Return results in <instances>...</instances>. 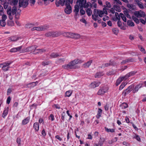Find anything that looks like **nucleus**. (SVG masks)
Returning a JSON list of instances; mask_svg holds the SVG:
<instances>
[{
  "instance_id": "obj_9",
  "label": "nucleus",
  "mask_w": 146,
  "mask_h": 146,
  "mask_svg": "<svg viewBox=\"0 0 146 146\" xmlns=\"http://www.w3.org/2000/svg\"><path fill=\"white\" fill-rule=\"evenodd\" d=\"M134 15L135 16L138 18L145 17V13L141 10L135 11L134 13Z\"/></svg>"
},
{
  "instance_id": "obj_11",
  "label": "nucleus",
  "mask_w": 146,
  "mask_h": 146,
  "mask_svg": "<svg viewBox=\"0 0 146 146\" xmlns=\"http://www.w3.org/2000/svg\"><path fill=\"white\" fill-rule=\"evenodd\" d=\"M28 4L27 0H19V5L20 7L25 8L27 6Z\"/></svg>"
},
{
  "instance_id": "obj_48",
  "label": "nucleus",
  "mask_w": 146,
  "mask_h": 146,
  "mask_svg": "<svg viewBox=\"0 0 146 146\" xmlns=\"http://www.w3.org/2000/svg\"><path fill=\"white\" fill-rule=\"evenodd\" d=\"M106 5L104 6V7H105L106 8V7L109 8H110L111 7L110 3L108 1L106 2Z\"/></svg>"
},
{
  "instance_id": "obj_46",
  "label": "nucleus",
  "mask_w": 146,
  "mask_h": 146,
  "mask_svg": "<svg viewBox=\"0 0 146 146\" xmlns=\"http://www.w3.org/2000/svg\"><path fill=\"white\" fill-rule=\"evenodd\" d=\"M124 13L127 18H130L131 17L129 14L128 11L127 10H125L124 11Z\"/></svg>"
},
{
  "instance_id": "obj_49",
  "label": "nucleus",
  "mask_w": 146,
  "mask_h": 146,
  "mask_svg": "<svg viewBox=\"0 0 146 146\" xmlns=\"http://www.w3.org/2000/svg\"><path fill=\"white\" fill-rule=\"evenodd\" d=\"M121 106L122 109H124L127 107L128 106L127 104L126 103H123L121 105Z\"/></svg>"
},
{
  "instance_id": "obj_2",
  "label": "nucleus",
  "mask_w": 146,
  "mask_h": 146,
  "mask_svg": "<svg viewBox=\"0 0 146 146\" xmlns=\"http://www.w3.org/2000/svg\"><path fill=\"white\" fill-rule=\"evenodd\" d=\"M84 61L83 60L81 59H76L71 61L68 64L62 65V67L63 68L68 70L77 68L78 67L76 65V64L81 63Z\"/></svg>"
},
{
  "instance_id": "obj_19",
  "label": "nucleus",
  "mask_w": 146,
  "mask_h": 146,
  "mask_svg": "<svg viewBox=\"0 0 146 146\" xmlns=\"http://www.w3.org/2000/svg\"><path fill=\"white\" fill-rule=\"evenodd\" d=\"M20 38V37L17 36H12L9 38V40L11 41H16Z\"/></svg>"
},
{
  "instance_id": "obj_14",
  "label": "nucleus",
  "mask_w": 146,
  "mask_h": 146,
  "mask_svg": "<svg viewBox=\"0 0 146 146\" xmlns=\"http://www.w3.org/2000/svg\"><path fill=\"white\" fill-rule=\"evenodd\" d=\"M11 64V62H6L3 64V66L2 67V69L3 70L6 71L8 70L9 68V65Z\"/></svg>"
},
{
  "instance_id": "obj_33",
  "label": "nucleus",
  "mask_w": 146,
  "mask_h": 146,
  "mask_svg": "<svg viewBox=\"0 0 146 146\" xmlns=\"http://www.w3.org/2000/svg\"><path fill=\"white\" fill-rule=\"evenodd\" d=\"M105 131L108 132H114L115 131L114 129H108L106 127H105Z\"/></svg>"
},
{
  "instance_id": "obj_22",
  "label": "nucleus",
  "mask_w": 146,
  "mask_h": 146,
  "mask_svg": "<svg viewBox=\"0 0 146 146\" xmlns=\"http://www.w3.org/2000/svg\"><path fill=\"white\" fill-rule=\"evenodd\" d=\"M102 110L100 108H99L98 109L97 114L96 116V117L98 119H99L100 117L101 116L102 113Z\"/></svg>"
},
{
  "instance_id": "obj_6",
  "label": "nucleus",
  "mask_w": 146,
  "mask_h": 146,
  "mask_svg": "<svg viewBox=\"0 0 146 146\" xmlns=\"http://www.w3.org/2000/svg\"><path fill=\"white\" fill-rule=\"evenodd\" d=\"M65 4L66 6V8L65 9L64 11L65 13L67 14H70L72 11V8L70 6V4L72 2H71L70 0L67 1Z\"/></svg>"
},
{
  "instance_id": "obj_20",
  "label": "nucleus",
  "mask_w": 146,
  "mask_h": 146,
  "mask_svg": "<svg viewBox=\"0 0 146 146\" xmlns=\"http://www.w3.org/2000/svg\"><path fill=\"white\" fill-rule=\"evenodd\" d=\"M37 83L38 82H34L27 84L26 86H27V87L31 88L35 86L37 84Z\"/></svg>"
},
{
  "instance_id": "obj_55",
  "label": "nucleus",
  "mask_w": 146,
  "mask_h": 146,
  "mask_svg": "<svg viewBox=\"0 0 146 146\" xmlns=\"http://www.w3.org/2000/svg\"><path fill=\"white\" fill-rule=\"evenodd\" d=\"M122 80L120 78H119L117 80L116 83V85L117 86L122 81Z\"/></svg>"
},
{
  "instance_id": "obj_28",
  "label": "nucleus",
  "mask_w": 146,
  "mask_h": 146,
  "mask_svg": "<svg viewBox=\"0 0 146 146\" xmlns=\"http://www.w3.org/2000/svg\"><path fill=\"white\" fill-rule=\"evenodd\" d=\"M113 8L115 11L118 12H120L121 11V9L120 7L117 5H114L113 6Z\"/></svg>"
},
{
  "instance_id": "obj_35",
  "label": "nucleus",
  "mask_w": 146,
  "mask_h": 146,
  "mask_svg": "<svg viewBox=\"0 0 146 146\" xmlns=\"http://www.w3.org/2000/svg\"><path fill=\"white\" fill-rule=\"evenodd\" d=\"M133 138L135 139L137 141L139 142L141 141V138L139 136L136 134H135V135L133 137Z\"/></svg>"
},
{
  "instance_id": "obj_60",
  "label": "nucleus",
  "mask_w": 146,
  "mask_h": 146,
  "mask_svg": "<svg viewBox=\"0 0 146 146\" xmlns=\"http://www.w3.org/2000/svg\"><path fill=\"white\" fill-rule=\"evenodd\" d=\"M33 26V25L31 23H28L26 25V27L27 28H30L32 27Z\"/></svg>"
},
{
  "instance_id": "obj_16",
  "label": "nucleus",
  "mask_w": 146,
  "mask_h": 146,
  "mask_svg": "<svg viewBox=\"0 0 146 146\" xmlns=\"http://www.w3.org/2000/svg\"><path fill=\"white\" fill-rule=\"evenodd\" d=\"M46 51V50L44 48L37 49L35 51V54H42Z\"/></svg>"
},
{
  "instance_id": "obj_34",
  "label": "nucleus",
  "mask_w": 146,
  "mask_h": 146,
  "mask_svg": "<svg viewBox=\"0 0 146 146\" xmlns=\"http://www.w3.org/2000/svg\"><path fill=\"white\" fill-rule=\"evenodd\" d=\"M110 65H114L113 64V62H111V63H107L103 64H102V68H105V67H108Z\"/></svg>"
},
{
  "instance_id": "obj_25",
  "label": "nucleus",
  "mask_w": 146,
  "mask_h": 146,
  "mask_svg": "<svg viewBox=\"0 0 146 146\" xmlns=\"http://www.w3.org/2000/svg\"><path fill=\"white\" fill-rule=\"evenodd\" d=\"M80 36L79 34L72 33V38L78 39L80 38Z\"/></svg>"
},
{
  "instance_id": "obj_15",
  "label": "nucleus",
  "mask_w": 146,
  "mask_h": 146,
  "mask_svg": "<svg viewBox=\"0 0 146 146\" xmlns=\"http://www.w3.org/2000/svg\"><path fill=\"white\" fill-rule=\"evenodd\" d=\"M79 6L77 4L74 6V12L75 13V18L77 17V16H79Z\"/></svg>"
},
{
  "instance_id": "obj_38",
  "label": "nucleus",
  "mask_w": 146,
  "mask_h": 146,
  "mask_svg": "<svg viewBox=\"0 0 146 146\" xmlns=\"http://www.w3.org/2000/svg\"><path fill=\"white\" fill-rule=\"evenodd\" d=\"M120 17H121V19H122L123 21H124L126 22V21L127 20H126V17H125V16L122 13H120Z\"/></svg>"
},
{
  "instance_id": "obj_18",
  "label": "nucleus",
  "mask_w": 146,
  "mask_h": 146,
  "mask_svg": "<svg viewBox=\"0 0 146 146\" xmlns=\"http://www.w3.org/2000/svg\"><path fill=\"white\" fill-rule=\"evenodd\" d=\"M92 62V60H90L87 62L84 63L82 65V66L84 68H88L90 66Z\"/></svg>"
},
{
  "instance_id": "obj_47",
  "label": "nucleus",
  "mask_w": 146,
  "mask_h": 146,
  "mask_svg": "<svg viewBox=\"0 0 146 146\" xmlns=\"http://www.w3.org/2000/svg\"><path fill=\"white\" fill-rule=\"evenodd\" d=\"M139 48L140 49V50L143 53L145 54L146 53V51L145 49L143 48V47L141 46H139Z\"/></svg>"
},
{
  "instance_id": "obj_27",
  "label": "nucleus",
  "mask_w": 146,
  "mask_h": 146,
  "mask_svg": "<svg viewBox=\"0 0 146 146\" xmlns=\"http://www.w3.org/2000/svg\"><path fill=\"white\" fill-rule=\"evenodd\" d=\"M8 109L9 108L7 107L5 108V110H4L2 114V116L3 117H4L7 115L8 111Z\"/></svg>"
},
{
  "instance_id": "obj_62",
  "label": "nucleus",
  "mask_w": 146,
  "mask_h": 146,
  "mask_svg": "<svg viewBox=\"0 0 146 146\" xmlns=\"http://www.w3.org/2000/svg\"><path fill=\"white\" fill-rule=\"evenodd\" d=\"M49 119L52 121H53L54 120V116L52 114H51L50 115Z\"/></svg>"
},
{
  "instance_id": "obj_53",
  "label": "nucleus",
  "mask_w": 146,
  "mask_h": 146,
  "mask_svg": "<svg viewBox=\"0 0 146 146\" xmlns=\"http://www.w3.org/2000/svg\"><path fill=\"white\" fill-rule=\"evenodd\" d=\"M141 87V84H139L135 86V89L137 92L139 89Z\"/></svg>"
},
{
  "instance_id": "obj_40",
  "label": "nucleus",
  "mask_w": 146,
  "mask_h": 146,
  "mask_svg": "<svg viewBox=\"0 0 146 146\" xmlns=\"http://www.w3.org/2000/svg\"><path fill=\"white\" fill-rule=\"evenodd\" d=\"M112 31L113 33L115 35H117L119 32L118 30L116 28H113L112 29Z\"/></svg>"
},
{
  "instance_id": "obj_10",
  "label": "nucleus",
  "mask_w": 146,
  "mask_h": 146,
  "mask_svg": "<svg viewBox=\"0 0 146 146\" xmlns=\"http://www.w3.org/2000/svg\"><path fill=\"white\" fill-rule=\"evenodd\" d=\"M69 0H56V5L57 7H58L61 5L63 6L65 4H66L67 1Z\"/></svg>"
},
{
  "instance_id": "obj_12",
  "label": "nucleus",
  "mask_w": 146,
  "mask_h": 146,
  "mask_svg": "<svg viewBox=\"0 0 146 146\" xmlns=\"http://www.w3.org/2000/svg\"><path fill=\"white\" fill-rule=\"evenodd\" d=\"M7 12L8 15L9 19L10 20H12L13 18V12L12 10V8L11 7H9L7 10Z\"/></svg>"
},
{
  "instance_id": "obj_21",
  "label": "nucleus",
  "mask_w": 146,
  "mask_h": 146,
  "mask_svg": "<svg viewBox=\"0 0 146 146\" xmlns=\"http://www.w3.org/2000/svg\"><path fill=\"white\" fill-rule=\"evenodd\" d=\"M72 33L65 32L64 33L63 35L64 36L72 38Z\"/></svg>"
},
{
  "instance_id": "obj_17",
  "label": "nucleus",
  "mask_w": 146,
  "mask_h": 146,
  "mask_svg": "<svg viewBox=\"0 0 146 146\" xmlns=\"http://www.w3.org/2000/svg\"><path fill=\"white\" fill-rule=\"evenodd\" d=\"M133 88V86H130L126 90H125L123 92L122 94L123 95H124V96H125L126 94H128L130 92Z\"/></svg>"
},
{
  "instance_id": "obj_56",
  "label": "nucleus",
  "mask_w": 146,
  "mask_h": 146,
  "mask_svg": "<svg viewBox=\"0 0 146 146\" xmlns=\"http://www.w3.org/2000/svg\"><path fill=\"white\" fill-rule=\"evenodd\" d=\"M117 24L118 26L119 27H120L121 29H124L123 28L121 27L122 23L120 21H119V20L117 22Z\"/></svg>"
},
{
  "instance_id": "obj_45",
  "label": "nucleus",
  "mask_w": 146,
  "mask_h": 146,
  "mask_svg": "<svg viewBox=\"0 0 146 146\" xmlns=\"http://www.w3.org/2000/svg\"><path fill=\"white\" fill-rule=\"evenodd\" d=\"M91 7H94V8H96L97 7V4L95 2H94L92 3H90V4L89 5Z\"/></svg>"
},
{
  "instance_id": "obj_50",
  "label": "nucleus",
  "mask_w": 146,
  "mask_h": 146,
  "mask_svg": "<svg viewBox=\"0 0 146 146\" xmlns=\"http://www.w3.org/2000/svg\"><path fill=\"white\" fill-rule=\"evenodd\" d=\"M9 3L8 2L5 3L4 4V7L5 9H8V8L10 7L9 6Z\"/></svg>"
},
{
  "instance_id": "obj_64",
  "label": "nucleus",
  "mask_w": 146,
  "mask_h": 146,
  "mask_svg": "<svg viewBox=\"0 0 146 146\" xmlns=\"http://www.w3.org/2000/svg\"><path fill=\"white\" fill-rule=\"evenodd\" d=\"M115 10L114 8H112L110 9V11L112 14H114L115 13Z\"/></svg>"
},
{
  "instance_id": "obj_26",
  "label": "nucleus",
  "mask_w": 146,
  "mask_h": 146,
  "mask_svg": "<svg viewBox=\"0 0 146 146\" xmlns=\"http://www.w3.org/2000/svg\"><path fill=\"white\" fill-rule=\"evenodd\" d=\"M30 118L29 117H27L22 121V124L23 125H25L27 124L29 121Z\"/></svg>"
},
{
  "instance_id": "obj_23",
  "label": "nucleus",
  "mask_w": 146,
  "mask_h": 146,
  "mask_svg": "<svg viewBox=\"0 0 146 146\" xmlns=\"http://www.w3.org/2000/svg\"><path fill=\"white\" fill-rule=\"evenodd\" d=\"M127 7L131 10H134L136 9V7L135 6L132 4H127Z\"/></svg>"
},
{
  "instance_id": "obj_57",
  "label": "nucleus",
  "mask_w": 146,
  "mask_h": 146,
  "mask_svg": "<svg viewBox=\"0 0 146 146\" xmlns=\"http://www.w3.org/2000/svg\"><path fill=\"white\" fill-rule=\"evenodd\" d=\"M22 46H21L18 47H17L16 48V49L17 52L20 51V52L21 53V51H22V50L23 49L21 50V49H22Z\"/></svg>"
},
{
  "instance_id": "obj_24",
  "label": "nucleus",
  "mask_w": 146,
  "mask_h": 146,
  "mask_svg": "<svg viewBox=\"0 0 146 146\" xmlns=\"http://www.w3.org/2000/svg\"><path fill=\"white\" fill-rule=\"evenodd\" d=\"M72 93V91L71 90L67 91L65 94V96L68 97H70Z\"/></svg>"
},
{
  "instance_id": "obj_63",
  "label": "nucleus",
  "mask_w": 146,
  "mask_h": 146,
  "mask_svg": "<svg viewBox=\"0 0 146 146\" xmlns=\"http://www.w3.org/2000/svg\"><path fill=\"white\" fill-rule=\"evenodd\" d=\"M114 1L116 4H118L121 5H122V3L119 0H114Z\"/></svg>"
},
{
  "instance_id": "obj_54",
  "label": "nucleus",
  "mask_w": 146,
  "mask_h": 146,
  "mask_svg": "<svg viewBox=\"0 0 146 146\" xmlns=\"http://www.w3.org/2000/svg\"><path fill=\"white\" fill-rule=\"evenodd\" d=\"M8 24L9 26H13L14 25V22L11 20L9 21L8 22Z\"/></svg>"
},
{
  "instance_id": "obj_42",
  "label": "nucleus",
  "mask_w": 146,
  "mask_h": 146,
  "mask_svg": "<svg viewBox=\"0 0 146 146\" xmlns=\"http://www.w3.org/2000/svg\"><path fill=\"white\" fill-rule=\"evenodd\" d=\"M6 25V23L5 21L1 20L0 21V26L4 27Z\"/></svg>"
},
{
  "instance_id": "obj_29",
  "label": "nucleus",
  "mask_w": 146,
  "mask_h": 146,
  "mask_svg": "<svg viewBox=\"0 0 146 146\" xmlns=\"http://www.w3.org/2000/svg\"><path fill=\"white\" fill-rule=\"evenodd\" d=\"M59 56V55L57 53H52L50 55V56L51 58H54Z\"/></svg>"
},
{
  "instance_id": "obj_7",
  "label": "nucleus",
  "mask_w": 146,
  "mask_h": 146,
  "mask_svg": "<svg viewBox=\"0 0 146 146\" xmlns=\"http://www.w3.org/2000/svg\"><path fill=\"white\" fill-rule=\"evenodd\" d=\"M49 28L48 26L44 25L37 27H35L32 28V31L36 30L38 31H43Z\"/></svg>"
},
{
  "instance_id": "obj_52",
  "label": "nucleus",
  "mask_w": 146,
  "mask_h": 146,
  "mask_svg": "<svg viewBox=\"0 0 146 146\" xmlns=\"http://www.w3.org/2000/svg\"><path fill=\"white\" fill-rule=\"evenodd\" d=\"M121 79V80L122 81L123 80H127L128 78V77L127 74H126L125 76H123L121 77H120Z\"/></svg>"
},
{
  "instance_id": "obj_36",
  "label": "nucleus",
  "mask_w": 146,
  "mask_h": 146,
  "mask_svg": "<svg viewBox=\"0 0 146 146\" xmlns=\"http://www.w3.org/2000/svg\"><path fill=\"white\" fill-rule=\"evenodd\" d=\"M127 25L129 26L133 27L134 26V24L133 22L130 20L127 21Z\"/></svg>"
},
{
  "instance_id": "obj_32",
  "label": "nucleus",
  "mask_w": 146,
  "mask_h": 146,
  "mask_svg": "<svg viewBox=\"0 0 146 146\" xmlns=\"http://www.w3.org/2000/svg\"><path fill=\"white\" fill-rule=\"evenodd\" d=\"M34 128L35 129L36 131H37L39 129V124L38 123H35L34 124Z\"/></svg>"
},
{
  "instance_id": "obj_39",
  "label": "nucleus",
  "mask_w": 146,
  "mask_h": 146,
  "mask_svg": "<svg viewBox=\"0 0 146 146\" xmlns=\"http://www.w3.org/2000/svg\"><path fill=\"white\" fill-rule=\"evenodd\" d=\"M115 16L116 18V19H114V20L115 21H116L117 20H119L120 19V15H119V14L117 13L116 12L115 13Z\"/></svg>"
},
{
  "instance_id": "obj_1",
  "label": "nucleus",
  "mask_w": 146,
  "mask_h": 146,
  "mask_svg": "<svg viewBox=\"0 0 146 146\" xmlns=\"http://www.w3.org/2000/svg\"><path fill=\"white\" fill-rule=\"evenodd\" d=\"M107 10V9L105 7L103 8L102 10L95 9L94 10L93 13L92 15V19L95 21H97L98 23H100L101 20L99 18V17H102L104 14L107 15L108 14Z\"/></svg>"
},
{
  "instance_id": "obj_43",
  "label": "nucleus",
  "mask_w": 146,
  "mask_h": 146,
  "mask_svg": "<svg viewBox=\"0 0 146 146\" xmlns=\"http://www.w3.org/2000/svg\"><path fill=\"white\" fill-rule=\"evenodd\" d=\"M138 7L141 9H143L144 8L143 4L141 1L137 4Z\"/></svg>"
},
{
  "instance_id": "obj_13",
  "label": "nucleus",
  "mask_w": 146,
  "mask_h": 146,
  "mask_svg": "<svg viewBox=\"0 0 146 146\" xmlns=\"http://www.w3.org/2000/svg\"><path fill=\"white\" fill-rule=\"evenodd\" d=\"M100 83L99 82L94 81L92 82L89 85V87L92 89H94L99 86Z\"/></svg>"
},
{
  "instance_id": "obj_4",
  "label": "nucleus",
  "mask_w": 146,
  "mask_h": 146,
  "mask_svg": "<svg viewBox=\"0 0 146 146\" xmlns=\"http://www.w3.org/2000/svg\"><path fill=\"white\" fill-rule=\"evenodd\" d=\"M37 48L38 46L36 45H33L29 47L23 48L22 51H21V52H25L33 51V54H34L36 48Z\"/></svg>"
},
{
  "instance_id": "obj_59",
  "label": "nucleus",
  "mask_w": 146,
  "mask_h": 146,
  "mask_svg": "<svg viewBox=\"0 0 146 146\" xmlns=\"http://www.w3.org/2000/svg\"><path fill=\"white\" fill-rule=\"evenodd\" d=\"M2 19L1 20L4 21H5V20L7 19V16L6 15H4L2 16Z\"/></svg>"
},
{
  "instance_id": "obj_31",
  "label": "nucleus",
  "mask_w": 146,
  "mask_h": 146,
  "mask_svg": "<svg viewBox=\"0 0 146 146\" xmlns=\"http://www.w3.org/2000/svg\"><path fill=\"white\" fill-rule=\"evenodd\" d=\"M86 13L89 16H90L92 13V11L90 8H88L86 10Z\"/></svg>"
},
{
  "instance_id": "obj_3",
  "label": "nucleus",
  "mask_w": 146,
  "mask_h": 146,
  "mask_svg": "<svg viewBox=\"0 0 146 146\" xmlns=\"http://www.w3.org/2000/svg\"><path fill=\"white\" fill-rule=\"evenodd\" d=\"M90 4V3L89 2L86 3V0H77V5L81 8L83 7L84 8H88Z\"/></svg>"
},
{
  "instance_id": "obj_44",
  "label": "nucleus",
  "mask_w": 146,
  "mask_h": 146,
  "mask_svg": "<svg viewBox=\"0 0 146 146\" xmlns=\"http://www.w3.org/2000/svg\"><path fill=\"white\" fill-rule=\"evenodd\" d=\"M127 84V83L125 82H123L122 83L121 85L120 86L119 88V90H121Z\"/></svg>"
},
{
  "instance_id": "obj_58",
  "label": "nucleus",
  "mask_w": 146,
  "mask_h": 146,
  "mask_svg": "<svg viewBox=\"0 0 146 146\" xmlns=\"http://www.w3.org/2000/svg\"><path fill=\"white\" fill-rule=\"evenodd\" d=\"M129 60L128 59H126L125 60H123L121 62V64H126L128 62H129Z\"/></svg>"
},
{
  "instance_id": "obj_30",
  "label": "nucleus",
  "mask_w": 146,
  "mask_h": 146,
  "mask_svg": "<svg viewBox=\"0 0 146 146\" xmlns=\"http://www.w3.org/2000/svg\"><path fill=\"white\" fill-rule=\"evenodd\" d=\"M104 74L102 72H99L96 73L95 75V77L99 78L103 76Z\"/></svg>"
},
{
  "instance_id": "obj_41",
  "label": "nucleus",
  "mask_w": 146,
  "mask_h": 146,
  "mask_svg": "<svg viewBox=\"0 0 146 146\" xmlns=\"http://www.w3.org/2000/svg\"><path fill=\"white\" fill-rule=\"evenodd\" d=\"M136 73V72H135L134 71H132L127 73V74L129 78V77L134 75Z\"/></svg>"
},
{
  "instance_id": "obj_61",
  "label": "nucleus",
  "mask_w": 146,
  "mask_h": 146,
  "mask_svg": "<svg viewBox=\"0 0 146 146\" xmlns=\"http://www.w3.org/2000/svg\"><path fill=\"white\" fill-rule=\"evenodd\" d=\"M10 52H17L16 49V48H12L10 50Z\"/></svg>"
},
{
  "instance_id": "obj_8",
  "label": "nucleus",
  "mask_w": 146,
  "mask_h": 146,
  "mask_svg": "<svg viewBox=\"0 0 146 146\" xmlns=\"http://www.w3.org/2000/svg\"><path fill=\"white\" fill-rule=\"evenodd\" d=\"M109 88L108 86H106L103 87L100 89L98 92L97 94L99 95H104L105 93L108 92Z\"/></svg>"
},
{
  "instance_id": "obj_5",
  "label": "nucleus",
  "mask_w": 146,
  "mask_h": 146,
  "mask_svg": "<svg viewBox=\"0 0 146 146\" xmlns=\"http://www.w3.org/2000/svg\"><path fill=\"white\" fill-rule=\"evenodd\" d=\"M61 33L59 32L49 31L46 33L45 35L46 37H57L61 35Z\"/></svg>"
},
{
  "instance_id": "obj_37",
  "label": "nucleus",
  "mask_w": 146,
  "mask_h": 146,
  "mask_svg": "<svg viewBox=\"0 0 146 146\" xmlns=\"http://www.w3.org/2000/svg\"><path fill=\"white\" fill-rule=\"evenodd\" d=\"M132 19L136 23L138 24L139 23V19L136 18L134 16H132Z\"/></svg>"
},
{
  "instance_id": "obj_51",
  "label": "nucleus",
  "mask_w": 146,
  "mask_h": 146,
  "mask_svg": "<svg viewBox=\"0 0 146 146\" xmlns=\"http://www.w3.org/2000/svg\"><path fill=\"white\" fill-rule=\"evenodd\" d=\"M17 10V9L16 7L14 6L13 7L12 11L13 12V15L15 14L16 11Z\"/></svg>"
}]
</instances>
